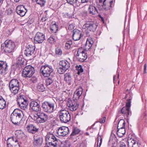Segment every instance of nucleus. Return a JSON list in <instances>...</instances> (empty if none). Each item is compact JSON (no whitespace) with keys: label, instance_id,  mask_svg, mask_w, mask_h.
<instances>
[{"label":"nucleus","instance_id":"1","mask_svg":"<svg viewBox=\"0 0 147 147\" xmlns=\"http://www.w3.org/2000/svg\"><path fill=\"white\" fill-rule=\"evenodd\" d=\"M23 116V111L18 109H16L11 114L10 119L12 123L16 125L22 119Z\"/></svg>","mask_w":147,"mask_h":147},{"label":"nucleus","instance_id":"2","mask_svg":"<svg viewBox=\"0 0 147 147\" xmlns=\"http://www.w3.org/2000/svg\"><path fill=\"white\" fill-rule=\"evenodd\" d=\"M55 105V102L45 101L42 103L41 107L44 112L51 113L56 110Z\"/></svg>","mask_w":147,"mask_h":147},{"label":"nucleus","instance_id":"3","mask_svg":"<svg viewBox=\"0 0 147 147\" xmlns=\"http://www.w3.org/2000/svg\"><path fill=\"white\" fill-rule=\"evenodd\" d=\"M130 98L127 100V102L126 103L125 106L119 112L123 114L124 116L126 117L127 119L128 117L131 115V112L129 109L131 106V100L132 97L130 95Z\"/></svg>","mask_w":147,"mask_h":147},{"label":"nucleus","instance_id":"4","mask_svg":"<svg viewBox=\"0 0 147 147\" xmlns=\"http://www.w3.org/2000/svg\"><path fill=\"white\" fill-rule=\"evenodd\" d=\"M9 90L14 95L18 93L20 89L19 83L18 80L16 79L11 80L9 84Z\"/></svg>","mask_w":147,"mask_h":147},{"label":"nucleus","instance_id":"5","mask_svg":"<svg viewBox=\"0 0 147 147\" xmlns=\"http://www.w3.org/2000/svg\"><path fill=\"white\" fill-rule=\"evenodd\" d=\"M46 144L48 147H55L57 145V140L52 134L48 133L46 137Z\"/></svg>","mask_w":147,"mask_h":147},{"label":"nucleus","instance_id":"6","mask_svg":"<svg viewBox=\"0 0 147 147\" xmlns=\"http://www.w3.org/2000/svg\"><path fill=\"white\" fill-rule=\"evenodd\" d=\"M53 71L54 69L52 66L45 64L42 66L40 69V72L44 77H48Z\"/></svg>","mask_w":147,"mask_h":147},{"label":"nucleus","instance_id":"7","mask_svg":"<svg viewBox=\"0 0 147 147\" xmlns=\"http://www.w3.org/2000/svg\"><path fill=\"white\" fill-rule=\"evenodd\" d=\"M59 117L62 123H66L71 119V116L69 112L65 110H60L58 112Z\"/></svg>","mask_w":147,"mask_h":147},{"label":"nucleus","instance_id":"8","mask_svg":"<svg viewBox=\"0 0 147 147\" xmlns=\"http://www.w3.org/2000/svg\"><path fill=\"white\" fill-rule=\"evenodd\" d=\"M35 72L34 68L29 65L24 67L22 70V76L25 78H30Z\"/></svg>","mask_w":147,"mask_h":147},{"label":"nucleus","instance_id":"9","mask_svg":"<svg viewBox=\"0 0 147 147\" xmlns=\"http://www.w3.org/2000/svg\"><path fill=\"white\" fill-rule=\"evenodd\" d=\"M59 67L57 69L58 72L63 74L70 67V63L67 60H62L59 62Z\"/></svg>","mask_w":147,"mask_h":147},{"label":"nucleus","instance_id":"10","mask_svg":"<svg viewBox=\"0 0 147 147\" xmlns=\"http://www.w3.org/2000/svg\"><path fill=\"white\" fill-rule=\"evenodd\" d=\"M76 57L78 61L83 62L87 58V53L83 48H80L78 49Z\"/></svg>","mask_w":147,"mask_h":147},{"label":"nucleus","instance_id":"11","mask_svg":"<svg viewBox=\"0 0 147 147\" xmlns=\"http://www.w3.org/2000/svg\"><path fill=\"white\" fill-rule=\"evenodd\" d=\"M4 51L5 53H10L13 52L15 48L14 42L11 40H5L4 42Z\"/></svg>","mask_w":147,"mask_h":147},{"label":"nucleus","instance_id":"12","mask_svg":"<svg viewBox=\"0 0 147 147\" xmlns=\"http://www.w3.org/2000/svg\"><path fill=\"white\" fill-rule=\"evenodd\" d=\"M97 26V24L93 22L87 21L83 26L82 28L88 31L94 32L96 30Z\"/></svg>","mask_w":147,"mask_h":147},{"label":"nucleus","instance_id":"13","mask_svg":"<svg viewBox=\"0 0 147 147\" xmlns=\"http://www.w3.org/2000/svg\"><path fill=\"white\" fill-rule=\"evenodd\" d=\"M132 135H129L128 138V147H139L140 143L137 141L136 138L134 136L131 137Z\"/></svg>","mask_w":147,"mask_h":147},{"label":"nucleus","instance_id":"14","mask_svg":"<svg viewBox=\"0 0 147 147\" xmlns=\"http://www.w3.org/2000/svg\"><path fill=\"white\" fill-rule=\"evenodd\" d=\"M67 104L69 109L71 111L76 110L79 106L77 100L74 99L72 100L68 99Z\"/></svg>","mask_w":147,"mask_h":147},{"label":"nucleus","instance_id":"15","mask_svg":"<svg viewBox=\"0 0 147 147\" xmlns=\"http://www.w3.org/2000/svg\"><path fill=\"white\" fill-rule=\"evenodd\" d=\"M29 106L30 109V110H31L36 112L40 111L41 110L40 102H38L36 100H31L30 104Z\"/></svg>","mask_w":147,"mask_h":147},{"label":"nucleus","instance_id":"16","mask_svg":"<svg viewBox=\"0 0 147 147\" xmlns=\"http://www.w3.org/2000/svg\"><path fill=\"white\" fill-rule=\"evenodd\" d=\"M7 142L8 147H20L16 137H12L9 138Z\"/></svg>","mask_w":147,"mask_h":147},{"label":"nucleus","instance_id":"17","mask_svg":"<svg viewBox=\"0 0 147 147\" xmlns=\"http://www.w3.org/2000/svg\"><path fill=\"white\" fill-rule=\"evenodd\" d=\"M34 39L35 43H42L45 39V35L42 33L37 32L35 35Z\"/></svg>","mask_w":147,"mask_h":147},{"label":"nucleus","instance_id":"18","mask_svg":"<svg viewBox=\"0 0 147 147\" xmlns=\"http://www.w3.org/2000/svg\"><path fill=\"white\" fill-rule=\"evenodd\" d=\"M8 66L6 61H0V74L5 75L8 72Z\"/></svg>","mask_w":147,"mask_h":147},{"label":"nucleus","instance_id":"19","mask_svg":"<svg viewBox=\"0 0 147 147\" xmlns=\"http://www.w3.org/2000/svg\"><path fill=\"white\" fill-rule=\"evenodd\" d=\"M35 49V46L28 45L26 46V49L24 51V54L27 57L30 56L33 54Z\"/></svg>","mask_w":147,"mask_h":147},{"label":"nucleus","instance_id":"20","mask_svg":"<svg viewBox=\"0 0 147 147\" xmlns=\"http://www.w3.org/2000/svg\"><path fill=\"white\" fill-rule=\"evenodd\" d=\"M113 0H104L102 6L104 9L108 11L113 7Z\"/></svg>","mask_w":147,"mask_h":147},{"label":"nucleus","instance_id":"21","mask_svg":"<svg viewBox=\"0 0 147 147\" xmlns=\"http://www.w3.org/2000/svg\"><path fill=\"white\" fill-rule=\"evenodd\" d=\"M27 10L23 5H19L17 7L16 12L21 16H23L27 12Z\"/></svg>","mask_w":147,"mask_h":147},{"label":"nucleus","instance_id":"22","mask_svg":"<svg viewBox=\"0 0 147 147\" xmlns=\"http://www.w3.org/2000/svg\"><path fill=\"white\" fill-rule=\"evenodd\" d=\"M73 38L74 40H79L82 36L81 32L78 29H74L73 30Z\"/></svg>","mask_w":147,"mask_h":147},{"label":"nucleus","instance_id":"23","mask_svg":"<svg viewBox=\"0 0 147 147\" xmlns=\"http://www.w3.org/2000/svg\"><path fill=\"white\" fill-rule=\"evenodd\" d=\"M42 138L38 136H35L34 137L33 144L34 145L37 146H40L42 143Z\"/></svg>","mask_w":147,"mask_h":147},{"label":"nucleus","instance_id":"24","mask_svg":"<svg viewBox=\"0 0 147 147\" xmlns=\"http://www.w3.org/2000/svg\"><path fill=\"white\" fill-rule=\"evenodd\" d=\"M17 66L19 68L24 67L26 64V62L22 56L18 57L17 59Z\"/></svg>","mask_w":147,"mask_h":147},{"label":"nucleus","instance_id":"25","mask_svg":"<svg viewBox=\"0 0 147 147\" xmlns=\"http://www.w3.org/2000/svg\"><path fill=\"white\" fill-rule=\"evenodd\" d=\"M83 91L82 88L80 87L75 91L73 99L77 100L81 95Z\"/></svg>","mask_w":147,"mask_h":147},{"label":"nucleus","instance_id":"26","mask_svg":"<svg viewBox=\"0 0 147 147\" xmlns=\"http://www.w3.org/2000/svg\"><path fill=\"white\" fill-rule=\"evenodd\" d=\"M88 11L91 15H94L97 14L98 13L95 7L92 5H90L88 8Z\"/></svg>","mask_w":147,"mask_h":147},{"label":"nucleus","instance_id":"27","mask_svg":"<svg viewBox=\"0 0 147 147\" xmlns=\"http://www.w3.org/2000/svg\"><path fill=\"white\" fill-rule=\"evenodd\" d=\"M64 77L65 80L69 85L71 84L72 82V78L71 74L69 73H66L65 74Z\"/></svg>","mask_w":147,"mask_h":147},{"label":"nucleus","instance_id":"28","mask_svg":"<svg viewBox=\"0 0 147 147\" xmlns=\"http://www.w3.org/2000/svg\"><path fill=\"white\" fill-rule=\"evenodd\" d=\"M50 29L52 32L54 33H55L58 31V25L55 22H52L50 25Z\"/></svg>","mask_w":147,"mask_h":147},{"label":"nucleus","instance_id":"29","mask_svg":"<svg viewBox=\"0 0 147 147\" xmlns=\"http://www.w3.org/2000/svg\"><path fill=\"white\" fill-rule=\"evenodd\" d=\"M69 131V129H58L57 132L59 136H65L67 134Z\"/></svg>","mask_w":147,"mask_h":147},{"label":"nucleus","instance_id":"30","mask_svg":"<svg viewBox=\"0 0 147 147\" xmlns=\"http://www.w3.org/2000/svg\"><path fill=\"white\" fill-rule=\"evenodd\" d=\"M93 43V41L91 39H88L86 41L85 48L86 50L89 49Z\"/></svg>","mask_w":147,"mask_h":147},{"label":"nucleus","instance_id":"31","mask_svg":"<svg viewBox=\"0 0 147 147\" xmlns=\"http://www.w3.org/2000/svg\"><path fill=\"white\" fill-rule=\"evenodd\" d=\"M6 101L1 96H0V109H3L6 107Z\"/></svg>","mask_w":147,"mask_h":147},{"label":"nucleus","instance_id":"32","mask_svg":"<svg viewBox=\"0 0 147 147\" xmlns=\"http://www.w3.org/2000/svg\"><path fill=\"white\" fill-rule=\"evenodd\" d=\"M125 122L123 119H121L119 121L117 129H125Z\"/></svg>","mask_w":147,"mask_h":147},{"label":"nucleus","instance_id":"33","mask_svg":"<svg viewBox=\"0 0 147 147\" xmlns=\"http://www.w3.org/2000/svg\"><path fill=\"white\" fill-rule=\"evenodd\" d=\"M22 103H18V105L23 110H25L27 107L28 104V101L22 102Z\"/></svg>","mask_w":147,"mask_h":147},{"label":"nucleus","instance_id":"34","mask_svg":"<svg viewBox=\"0 0 147 147\" xmlns=\"http://www.w3.org/2000/svg\"><path fill=\"white\" fill-rule=\"evenodd\" d=\"M125 129H117V134L119 136L121 137L125 134Z\"/></svg>","mask_w":147,"mask_h":147},{"label":"nucleus","instance_id":"35","mask_svg":"<svg viewBox=\"0 0 147 147\" xmlns=\"http://www.w3.org/2000/svg\"><path fill=\"white\" fill-rule=\"evenodd\" d=\"M45 88L43 84L40 83L38 84L37 86V89L38 91L40 92H43L45 90Z\"/></svg>","mask_w":147,"mask_h":147},{"label":"nucleus","instance_id":"36","mask_svg":"<svg viewBox=\"0 0 147 147\" xmlns=\"http://www.w3.org/2000/svg\"><path fill=\"white\" fill-rule=\"evenodd\" d=\"M36 115L37 116H38L44 119L47 120L48 119L47 115L46 113H37Z\"/></svg>","mask_w":147,"mask_h":147},{"label":"nucleus","instance_id":"37","mask_svg":"<svg viewBox=\"0 0 147 147\" xmlns=\"http://www.w3.org/2000/svg\"><path fill=\"white\" fill-rule=\"evenodd\" d=\"M55 53L58 56H60L62 54V51L60 47H57L55 49Z\"/></svg>","mask_w":147,"mask_h":147},{"label":"nucleus","instance_id":"38","mask_svg":"<svg viewBox=\"0 0 147 147\" xmlns=\"http://www.w3.org/2000/svg\"><path fill=\"white\" fill-rule=\"evenodd\" d=\"M57 38L55 36L51 35L48 39V41L50 43H54L56 41Z\"/></svg>","mask_w":147,"mask_h":147},{"label":"nucleus","instance_id":"39","mask_svg":"<svg viewBox=\"0 0 147 147\" xmlns=\"http://www.w3.org/2000/svg\"><path fill=\"white\" fill-rule=\"evenodd\" d=\"M76 67L77 71V73L78 74L80 75L81 73L83 72L84 71L81 65H77Z\"/></svg>","mask_w":147,"mask_h":147},{"label":"nucleus","instance_id":"40","mask_svg":"<svg viewBox=\"0 0 147 147\" xmlns=\"http://www.w3.org/2000/svg\"><path fill=\"white\" fill-rule=\"evenodd\" d=\"M72 42L71 40H70L67 41L65 43V48L66 49H69L71 45H72Z\"/></svg>","mask_w":147,"mask_h":147},{"label":"nucleus","instance_id":"41","mask_svg":"<svg viewBox=\"0 0 147 147\" xmlns=\"http://www.w3.org/2000/svg\"><path fill=\"white\" fill-rule=\"evenodd\" d=\"M36 3L40 5L41 7L44 6L46 3L45 0H35Z\"/></svg>","mask_w":147,"mask_h":147},{"label":"nucleus","instance_id":"42","mask_svg":"<svg viewBox=\"0 0 147 147\" xmlns=\"http://www.w3.org/2000/svg\"><path fill=\"white\" fill-rule=\"evenodd\" d=\"M53 80L50 78H47L45 81L46 85L47 86L49 85L52 84Z\"/></svg>","mask_w":147,"mask_h":147},{"label":"nucleus","instance_id":"43","mask_svg":"<svg viewBox=\"0 0 147 147\" xmlns=\"http://www.w3.org/2000/svg\"><path fill=\"white\" fill-rule=\"evenodd\" d=\"M36 120L37 122H38V123H44L47 121L44 119L38 116H37V118H36Z\"/></svg>","mask_w":147,"mask_h":147},{"label":"nucleus","instance_id":"44","mask_svg":"<svg viewBox=\"0 0 147 147\" xmlns=\"http://www.w3.org/2000/svg\"><path fill=\"white\" fill-rule=\"evenodd\" d=\"M80 131V129H73V130L71 135L74 136L78 134Z\"/></svg>","mask_w":147,"mask_h":147},{"label":"nucleus","instance_id":"45","mask_svg":"<svg viewBox=\"0 0 147 147\" xmlns=\"http://www.w3.org/2000/svg\"><path fill=\"white\" fill-rule=\"evenodd\" d=\"M30 81L33 83H35L37 81V78L35 76H33L30 79Z\"/></svg>","mask_w":147,"mask_h":147},{"label":"nucleus","instance_id":"46","mask_svg":"<svg viewBox=\"0 0 147 147\" xmlns=\"http://www.w3.org/2000/svg\"><path fill=\"white\" fill-rule=\"evenodd\" d=\"M67 2L71 5H73L77 2V0H66Z\"/></svg>","mask_w":147,"mask_h":147},{"label":"nucleus","instance_id":"47","mask_svg":"<svg viewBox=\"0 0 147 147\" xmlns=\"http://www.w3.org/2000/svg\"><path fill=\"white\" fill-rule=\"evenodd\" d=\"M17 99H21L22 100H28L27 97L24 95L20 94L19 96H18Z\"/></svg>","mask_w":147,"mask_h":147},{"label":"nucleus","instance_id":"48","mask_svg":"<svg viewBox=\"0 0 147 147\" xmlns=\"http://www.w3.org/2000/svg\"><path fill=\"white\" fill-rule=\"evenodd\" d=\"M38 129H27L28 131L32 134L37 132Z\"/></svg>","mask_w":147,"mask_h":147},{"label":"nucleus","instance_id":"49","mask_svg":"<svg viewBox=\"0 0 147 147\" xmlns=\"http://www.w3.org/2000/svg\"><path fill=\"white\" fill-rule=\"evenodd\" d=\"M102 142V138L101 137H100L99 138L98 137V146H99V147L100 146Z\"/></svg>","mask_w":147,"mask_h":147},{"label":"nucleus","instance_id":"50","mask_svg":"<svg viewBox=\"0 0 147 147\" xmlns=\"http://www.w3.org/2000/svg\"><path fill=\"white\" fill-rule=\"evenodd\" d=\"M26 128L27 129H36L35 128L34 125L32 124H28L27 125Z\"/></svg>","mask_w":147,"mask_h":147},{"label":"nucleus","instance_id":"51","mask_svg":"<svg viewBox=\"0 0 147 147\" xmlns=\"http://www.w3.org/2000/svg\"><path fill=\"white\" fill-rule=\"evenodd\" d=\"M106 119V117H104L102 118L99 119V122L100 123H104Z\"/></svg>","mask_w":147,"mask_h":147},{"label":"nucleus","instance_id":"52","mask_svg":"<svg viewBox=\"0 0 147 147\" xmlns=\"http://www.w3.org/2000/svg\"><path fill=\"white\" fill-rule=\"evenodd\" d=\"M58 126V125H53V124H52L51 125V128H52L53 129V128H57V129H62V127H57Z\"/></svg>","mask_w":147,"mask_h":147},{"label":"nucleus","instance_id":"53","mask_svg":"<svg viewBox=\"0 0 147 147\" xmlns=\"http://www.w3.org/2000/svg\"><path fill=\"white\" fill-rule=\"evenodd\" d=\"M6 13L7 15H10L12 12V10L11 9H9L6 11Z\"/></svg>","mask_w":147,"mask_h":147},{"label":"nucleus","instance_id":"54","mask_svg":"<svg viewBox=\"0 0 147 147\" xmlns=\"http://www.w3.org/2000/svg\"><path fill=\"white\" fill-rule=\"evenodd\" d=\"M17 103H22V102H25V101H28V100L25 99V100H22L21 99H17Z\"/></svg>","mask_w":147,"mask_h":147},{"label":"nucleus","instance_id":"55","mask_svg":"<svg viewBox=\"0 0 147 147\" xmlns=\"http://www.w3.org/2000/svg\"><path fill=\"white\" fill-rule=\"evenodd\" d=\"M47 17L46 16H44L41 19L40 21L42 22H45L47 20Z\"/></svg>","mask_w":147,"mask_h":147},{"label":"nucleus","instance_id":"56","mask_svg":"<svg viewBox=\"0 0 147 147\" xmlns=\"http://www.w3.org/2000/svg\"><path fill=\"white\" fill-rule=\"evenodd\" d=\"M74 26L73 24H71L69 25L68 28L69 30H72L74 28Z\"/></svg>","mask_w":147,"mask_h":147},{"label":"nucleus","instance_id":"57","mask_svg":"<svg viewBox=\"0 0 147 147\" xmlns=\"http://www.w3.org/2000/svg\"><path fill=\"white\" fill-rule=\"evenodd\" d=\"M92 0H81V2L82 3L91 2Z\"/></svg>","mask_w":147,"mask_h":147},{"label":"nucleus","instance_id":"58","mask_svg":"<svg viewBox=\"0 0 147 147\" xmlns=\"http://www.w3.org/2000/svg\"><path fill=\"white\" fill-rule=\"evenodd\" d=\"M146 64H145L144 66V73L145 74L146 73Z\"/></svg>","mask_w":147,"mask_h":147},{"label":"nucleus","instance_id":"59","mask_svg":"<svg viewBox=\"0 0 147 147\" xmlns=\"http://www.w3.org/2000/svg\"><path fill=\"white\" fill-rule=\"evenodd\" d=\"M119 147H126V145L125 144L123 143L121 144Z\"/></svg>","mask_w":147,"mask_h":147},{"label":"nucleus","instance_id":"60","mask_svg":"<svg viewBox=\"0 0 147 147\" xmlns=\"http://www.w3.org/2000/svg\"><path fill=\"white\" fill-rule=\"evenodd\" d=\"M80 147H85V146L84 143H81L80 145Z\"/></svg>","mask_w":147,"mask_h":147},{"label":"nucleus","instance_id":"61","mask_svg":"<svg viewBox=\"0 0 147 147\" xmlns=\"http://www.w3.org/2000/svg\"><path fill=\"white\" fill-rule=\"evenodd\" d=\"M99 17L101 19V20H102V21L104 22V18L103 17H102L101 16V15H99Z\"/></svg>","mask_w":147,"mask_h":147},{"label":"nucleus","instance_id":"62","mask_svg":"<svg viewBox=\"0 0 147 147\" xmlns=\"http://www.w3.org/2000/svg\"><path fill=\"white\" fill-rule=\"evenodd\" d=\"M97 122H96L93 125H92L91 126V127H90V129H92V127Z\"/></svg>","mask_w":147,"mask_h":147},{"label":"nucleus","instance_id":"63","mask_svg":"<svg viewBox=\"0 0 147 147\" xmlns=\"http://www.w3.org/2000/svg\"><path fill=\"white\" fill-rule=\"evenodd\" d=\"M103 0H99V2L100 3H103Z\"/></svg>","mask_w":147,"mask_h":147},{"label":"nucleus","instance_id":"64","mask_svg":"<svg viewBox=\"0 0 147 147\" xmlns=\"http://www.w3.org/2000/svg\"><path fill=\"white\" fill-rule=\"evenodd\" d=\"M82 107H81V109H82V110L83 107L84 106V104L83 102H82Z\"/></svg>","mask_w":147,"mask_h":147}]
</instances>
